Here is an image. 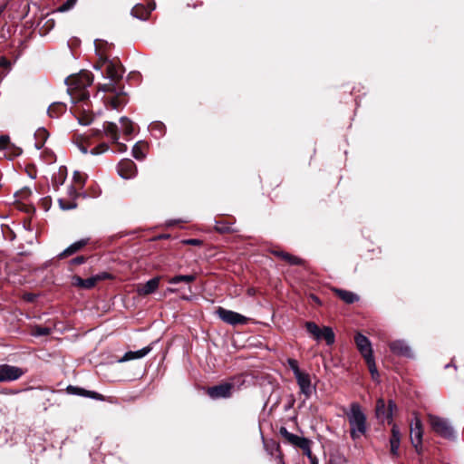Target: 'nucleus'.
<instances>
[{"label": "nucleus", "mask_w": 464, "mask_h": 464, "mask_svg": "<svg viewBox=\"0 0 464 464\" xmlns=\"http://www.w3.org/2000/svg\"><path fill=\"white\" fill-rule=\"evenodd\" d=\"M93 78L89 72H81L66 79L68 93L75 104L74 113L80 124L89 125L92 121V114L89 103L87 87L91 86Z\"/></svg>", "instance_id": "1"}, {"label": "nucleus", "mask_w": 464, "mask_h": 464, "mask_svg": "<svg viewBox=\"0 0 464 464\" xmlns=\"http://www.w3.org/2000/svg\"><path fill=\"white\" fill-rule=\"evenodd\" d=\"M350 424V433L353 440H357L365 434L367 430L366 415L361 406L353 402L346 412Z\"/></svg>", "instance_id": "2"}, {"label": "nucleus", "mask_w": 464, "mask_h": 464, "mask_svg": "<svg viewBox=\"0 0 464 464\" xmlns=\"http://www.w3.org/2000/svg\"><path fill=\"white\" fill-rule=\"evenodd\" d=\"M428 419L429 423L435 433L445 439H452L454 437L453 429L448 420L432 414H429Z\"/></svg>", "instance_id": "3"}, {"label": "nucleus", "mask_w": 464, "mask_h": 464, "mask_svg": "<svg viewBox=\"0 0 464 464\" xmlns=\"http://www.w3.org/2000/svg\"><path fill=\"white\" fill-rule=\"evenodd\" d=\"M307 332L314 336L317 341L324 339L328 345L334 343L335 336L333 329L328 326H324L320 329L317 324L313 322H307L305 324Z\"/></svg>", "instance_id": "4"}, {"label": "nucleus", "mask_w": 464, "mask_h": 464, "mask_svg": "<svg viewBox=\"0 0 464 464\" xmlns=\"http://www.w3.org/2000/svg\"><path fill=\"white\" fill-rule=\"evenodd\" d=\"M396 410V404L392 401H389L388 407L385 405L383 399H378L376 402L375 414L377 419L382 421L387 420L389 423L392 420L393 411Z\"/></svg>", "instance_id": "5"}, {"label": "nucleus", "mask_w": 464, "mask_h": 464, "mask_svg": "<svg viewBox=\"0 0 464 464\" xmlns=\"http://www.w3.org/2000/svg\"><path fill=\"white\" fill-rule=\"evenodd\" d=\"M217 314L222 321L232 325L244 324L247 322V318L246 316L223 307L218 308Z\"/></svg>", "instance_id": "6"}, {"label": "nucleus", "mask_w": 464, "mask_h": 464, "mask_svg": "<svg viewBox=\"0 0 464 464\" xmlns=\"http://www.w3.org/2000/svg\"><path fill=\"white\" fill-rule=\"evenodd\" d=\"M235 390L234 382H224L208 389V394L210 398L216 400L220 398H228Z\"/></svg>", "instance_id": "7"}, {"label": "nucleus", "mask_w": 464, "mask_h": 464, "mask_svg": "<svg viewBox=\"0 0 464 464\" xmlns=\"http://www.w3.org/2000/svg\"><path fill=\"white\" fill-rule=\"evenodd\" d=\"M23 374L24 371L19 367L9 364L0 365V382L15 381Z\"/></svg>", "instance_id": "8"}, {"label": "nucleus", "mask_w": 464, "mask_h": 464, "mask_svg": "<svg viewBox=\"0 0 464 464\" xmlns=\"http://www.w3.org/2000/svg\"><path fill=\"white\" fill-rule=\"evenodd\" d=\"M295 377L301 392L305 396V398H309L315 389V387L312 384L309 373L302 372H298V374Z\"/></svg>", "instance_id": "9"}, {"label": "nucleus", "mask_w": 464, "mask_h": 464, "mask_svg": "<svg viewBox=\"0 0 464 464\" xmlns=\"http://www.w3.org/2000/svg\"><path fill=\"white\" fill-rule=\"evenodd\" d=\"M422 435V424L420 418L416 416L411 423V440L417 450L421 445Z\"/></svg>", "instance_id": "10"}, {"label": "nucleus", "mask_w": 464, "mask_h": 464, "mask_svg": "<svg viewBox=\"0 0 464 464\" xmlns=\"http://www.w3.org/2000/svg\"><path fill=\"white\" fill-rule=\"evenodd\" d=\"M354 341L359 352L364 360L373 358L372 343L366 336L362 335V334H357L355 335Z\"/></svg>", "instance_id": "11"}, {"label": "nucleus", "mask_w": 464, "mask_h": 464, "mask_svg": "<svg viewBox=\"0 0 464 464\" xmlns=\"http://www.w3.org/2000/svg\"><path fill=\"white\" fill-rule=\"evenodd\" d=\"M118 173L123 179L133 178L137 173L135 163L129 159L121 160L118 164Z\"/></svg>", "instance_id": "12"}, {"label": "nucleus", "mask_w": 464, "mask_h": 464, "mask_svg": "<svg viewBox=\"0 0 464 464\" xmlns=\"http://www.w3.org/2000/svg\"><path fill=\"white\" fill-rule=\"evenodd\" d=\"M160 276H156L146 282L145 284H140L137 286V293L140 296H145L154 293L160 283Z\"/></svg>", "instance_id": "13"}, {"label": "nucleus", "mask_w": 464, "mask_h": 464, "mask_svg": "<svg viewBox=\"0 0 464 464\" xmlns=\"http://www.w3.org/2000/svg\"><path fill=\"white\" fill-rule=\"evenodd\" d=\"M107 277V274H102L95 276H92L87 279H82L80 276H74L72 277V285L84 289H90L93 287L96 283L103 278Z\"/></svg>", "instance_id": "14"}, {"label": "nucleus", "mask_w": 464, "mask_h": 464, "mask_svg": "<svg viewBox=\"0 0 464 464\" xmlns=\"http://www.w3.org/2000/svg\"><path fill=\"white\" fill-rule=\"evenodd\" d=\"M391 351L397 355L411 358L413 356L411 348L401 340H397L390 343Z\"/></svg>", "instance_id": "15"}, {"label": "nucleus", "mask_w": 464, "mask_h": 464, "mask_svg": "<svg viewBox=\"0 0 464 464\" xmlns=\"http://www.w3.org/2000/svg\"><path fill=\"white\" fill-rule=\"evenodd\" d=\"M103 64H105V77L112 82L118 81L122 74L121 67L108 59H104Z\"/></svg>", "instance_id": "16"}, {"label": "nucleus", "mask_w": 464, "mask_h": 464, "mask_svg": "<svg viewBox=\"0 0 464 464\" xmlns=\"http://www.w3.org/2000/svg\"><path fill=\"white\" fill-rule=\"evenodd\" d=\"M154 8L155 4L150 5L149 6L139 4L132 8L131 14L139 19L146 20Z\"/></svg>", "instance_id": "17"}, {"label": "nucleus", "mask_w": 464, "mask_h": 464, "mask_svg": "<svg viewBox=\"0 0 464 464\" xmlns=\"http://www.w3.org/2000/svg\"><path fill=\"white\" fill-rule=\"evenodd\" d=\"M68 391L72 394H76V395H80V396H83V397H89V398L98 400V401H104V397L96 392L87 391L82 388H79V387H75V386H69Z\"/></svg>", "instance_id": "18"}, {"label": "nucleus", "mask_w": 464, "mask_h": 464, "mask_svg": "<svg viewBox=\"0 0 464 464\" xmlns=\"http://www.w3.org/2000/svg\"><path fill=\"white\" fill-rule=\"evenodd\" d=\"M150 350L151 348L150 346H147L135 352H127L121 359L118 360V362H124L131 360L143 358L150 352Z\"/></svg>", "instance_id": "19"}, {"label": "nucleus", "mask_w": 464, "mask_h": 464, "mask_svg": "<svg viewBox=\"0 0 464 464\" xmlns=\"http://www.w3.org/2000/svg\"><path fill=\"white\" fill-rule=\"evenodd\" d=\"M88 243V239H81L77 242H74L73 244H72L71 246H69L66 249H64L61 254H60V256L61 257H66V256H69L74 253H76L77 251H79L80 249H82L84 246H86Z\"/></svg>", "instance_id": "20"}, {"label": "nucleus", "mask_w": 464, "mask_h": 464, "mask_svg": "<svg viewBox=\"0 0 464 464\" xmlns=\"http://www.w3.org/2000/svg\"><path fill=\"white\" fill-rule=\"evenodd\" d=\"M102 41H95V48L97 54L99 56V62L93 66L95 70H104L105 71V64H103L104 59H107L106 55L104 54V51L102 50L103 45Z\"/></svg>", "instance_id": "21"}, {"label": "nucleus", "mask_w": 464, "mask_h": 464, "mask_svg": "<svg viewBox=\"0 0 464 464\" xmlns=\"http://www.w3.org/2000/svg\"><path fill=\"white\" fill-rule=\"evenodd\" d=\"M66 111V105L63 102H53L48 108V115L51 118H58Z\"/></svg>", "instance_id": "22"}, {"label": "nucleus", "mask_w": 464, "mask_h": 464, "mask_svg": "<svg viewBox=\"0 0 464 464\" xmlns=\"http://www.w3.org/2000/svg\"><path fill=\"white\" fill-rule=\"evenodd\" d=\"M103 130L106 136L110 137L113 142L119 140L118 126L114 122H105Z\"/></svg>", "instance_id": "23"}, {"label": "nucleus", "mask_w": 464, "mask_h": 464, "mask_svg": "<svg viewBox=\"0 0 464 464\" xmlns=\"http://www.w3.org/2000/svg\"><path fill=\"white\" fill-rule=\"evenodd\" d=\"M334 292L346 304H353L358 300V296L353 292L342 289H334Z\"/></svg>", "instance_id": "24"}, {"label": "nucleus", "mask_w": 464, "mask_h": 464, "mask_svg": "<svg viewBox=\"0 0 464 464\" xmlns=\"http://www.w3.org/2000/svg\"><path fill=\"white\" fill-rule=\"evenodd\" d=\"M111 109L118 110L121 106L126 103V98L123 94L114 92L111 98H108Z\"/></svg>", "instance_id": "25"}, {"label": "nucleus", "mask_w": 464, "mask_h": 464, "mask_svg": "<svg viewBox=\"0 0 464 464\" xmlns=\"http://www.w3.org/2000/svg\"><path fill=\"white\" fill-rule=\"evenodd\" d=\"M147 145L142 142H137L132 148V155L136 160H141L145 158V149Z\"/></svg>", "instance_id": "26"}, {"label": "nucleus", "mask_w": 464, "mask_h": 464, "mask_svg": "<svg viewBox=\"0 0 464 464\" xmlns=\"http://www.w3.org/2000/svg\"><path fill=\"white\" fill-rule=\"evenodd\" d=\"M280 433L293 445L297 446L303 437L289 432L285 428L280 429Z\"/></svg>", "instance_id": "27"}, {"label": "nucleus", "mask_w": 464, "mask_h": 464, "mask_svg": "<svg viewBox=\"0 0 464 464\" xmlns=\"http://www.w3.org/2000/svg\"><path fill=\"white\" fill-rule=\"evenodd\" d=\"M120 121L121 124L123 134L130 135L134 131V125L132 121H130L128 118L122 117L121 118Z\"/></svg>", "instance_id": "28"}, {"label": "nucleus", "mask_w": 464, "mask_h": 464, "mask_svg": "<svg viewBox=\"0 0 464 464\" xmlns=\"http://www.w3.org/2000/svg\"><path fill=\"white\" fill-rule=\"evenodd\" d=\"M367 365H368V368H369V371H370V373H371V376L372 378V380L374 381H378L379 379V372H378V370H377V367H376V364H375V362H374V358H370V359H367L365 360Z\"/></svg>", "instance_id": "29"}, {"label": "nucleus", "mask_w": 464, "mask_h": 464, "mask_svg": "<svg viewBox=\"0 0 464 464\" xmlns=\"http://www.w3.org/2000/svg\"><path fill=\"white\" fill-rule=\"evenodd\" d=\"M31 333L34 336H45L51 334V329L49 327L35 325L32 328Z\"/></svg>", "instance_id": "30"}, {"label": "nucleus", "mask_w": 464, "mask_h": 464, "mask_svg": "<svg viewBox=\"0 0 464 464\" xmlns=\"http://www.w3.org/2000/svg\"><path fill=\"white\" fill-rule=\"evenodd\" d=\"M275 254L276 256H281L285 260H286L288 263L295 265L300 263V259L296 256H291L290 254L282 252V251H276Z\"/></svg>", "instance_id": "31"}, {"label": "nucleus", "mask_w": 464, "mask_h": 464, "mask_svg": "<svg viewBox=\"0 0 464 464\" xmlns=\"http://www.w3.org/2000/svg\"><path fill=\"white\" fill-rule=\"evenodd\" d=\"M0 67L5 69V72L1 75V77L4 78L10 72L12 63L5 57L0 56Z\"/></svg>", "instance_id": "32"}, {"label": "nucleus", "mask_w": 464, "mask_h": 464, "mask_svg": "<svg viewBox=\"0 0 464 464\" xmlns=\"http://www.w3.org/2000/svg\"><path fill=\"white\" fill-rule=\"evenodd\" d=\"M76 4V0H66L61 6H59L56 12H66L72 9Z\"/></svg>", "instance_id": "33"}, {"label": "nucleus", "mask_w": 464, "mask_h": 464, "mask_svg": "<svg viewBox=\"0 0 464 464\" xmlns=\"http://www.w3.org/2000/svg\"><path fill=\"white\" fill-rule=\"evenodd\" d=\"M108 150H109L108 144L105 142H102V143L99 144L98 146H96L95 148H93L90 152L92 155H100V154L104 153Z\"/></svg>", "instance_id": "34"}, {"label": "nucleus", "mask_w": 464, "mask_h": 464, "mask_svg": "<svg viewBox=\"0 0 464 464\" xmlns=\"http://www.w3.org/2000/svg\"><path fill=\"white\" fill-rule=\"evenodd\" d=\"M36 137L41 138L43 140L41 142L36 143L37 149H41L44 145V140L47 138V131L44 129L38 130L36 132Z\"/></svg>", "instance_id": "35"}, {"label": "nucleus", "mask_w": 464, "mask_h": 464, "mask_svg": "<svg viewBox=\"0 0 464 464\" xmlns=\"http://www.w3.org/2000/svg\"><path fill=\"white\" fill-rule=\"evenodd\" d=\"M58 202H59L60 208L63 210L73 209L77 206L75 202H66L65 200H63L62 198H60L58 200Z\"/></svg>", "instance_id": "36"}, {"label": "nucleus", "mask_w": 464, "mask_h": 464, "mask_svg": "<svg viewBox=\"0 0 464 464\" xmlns=\"http://www.w3.org/2000/svg\"><path fill=\"white\" fill-rule=\"evenodd\" d=\"M287 362H288L289 367L293 371L295 376H296L298 374V372H303V371H301L299 369L298 362H297L296 360H295V359H288Z\"/></svg>", "instance_id": "37"}, {"label": "nucleus", "mask_w": 464, "mask_h": 464, "mask_svg": "<svg viewBox=\"0 0 464 464\" xmlns=\"http://www.w3.org/2000/svg\"><path fill=\"white\" fill-rule=\"evenodd\" d=\"M99 91L103 92H116V87L112 83H106L99 86Z\"/></svg>", "instance_id": "38"}, {"label": "nucleus", "mask_w": 464, "mask_h": 464, "mask_svg": "<svg viewBox=\"0 0 464 464\" xmlns=\"http://www.w3.org/2000/svg\"><path fill=\"white\" fill-rule=\"evenodd\" d=\"M9 145V137L3 135L0 137V150L6 149Z\"/></svg>", "instance_id": "39"}, {"label": "nucleus", "mask_w": 464, "mask_h": 464, "mask_svg": "<svg viewBox=\"0 0 464 464\" xmlns=\"http://www.w3.org/2000/svg\"><path fill=\"white\" fill-rule=\"evenodd\" d=\"M309 445H311V441L308 439L303 437L296 447L304 450Z\"/></svg>", "instance_id": "40"}, {"label": "nucleus", "mask_w": 464, "mask_h": 464, "mask_svg": "<svg viewBox=\"0 0 464 464\" xmlns=\"http://www.w3.org/2000/svg\"><path fill=\"white\" fill-rule=\"evenodd\" d=\"M181 279H182V282H185V283H191L193 281H195L196 279V276L195 275H181Z\"/></svg>", "instance_id": "41"}, {"label": "nucleus", "mask_w": 464, "mask_h": 464, "mask_svg": "<svg viewBox=\"0 0 464 464\" xmlns=\"http://www.w3.org/2000/svg\"><path fill=\"white\" fill-rule=\"evenodd\" d=\"M390 444H391V453L393 456H398L400 444H394V443H390Z\"/></svg>", "instance_id": "42"}, {"label": "nucleus", "mask_w": 464, "mask_h": 464, "mask_svg": "<svg viewBox=\"0 0 464 464\" xmlns=\"http://www.w3.org/2000/svg\"><path fill=\"white\" fill-rule=\"evenodd\" d=\"M114 143L117 145V150L119 152H124L127 150V146L124 143L120 142L119 140Z\"/></svg>", "instance_id": "43"}, {"label": "nucleus", "mask_w": 464, "mask_h": 464, "mask_svg": "<svg viewBox=\"0 0 464 464\" xmlns=\"http://www.w3.org/2000/svg\"><path fill=\"white\" fill-rule=\"evenodd\" d=\"M182 282V279H181V275L180 276H173L171 278L169 279V284H179Z\"/></svg>", "instance_id": "44"}, {"label": "nucleus", "mask_w": 464, "mask_h": 464, "mask_svg": "<svg viewBox=\"0 0 464 464\" xmlns=\"http://www.w3.org/2000/svg\"><path fill=\"white\" fill-rule=\"evenodd\" d=\"M184 243L188 244V245L198 246V245L201 244V241L198 239H188V240H185Z\"/></svg>", "instance_id": "45"}, {"label": "nucleus", "mask_w": 464, "mask_h": 464, "mask_svg": "<svg viewBox=\"0 0 464 464\" xmlns=\"http://www.w3.org/2000/svg\"><path fill=\"white\" fill-rule=\"evenodd\" d=\"M392 436H401V432H400L399 427L396 424L392 425Z\"/></svg>", "instance_id": "46"}, {"label": "nucleus", "mask_w": 464, "mask_h": 464, "mask_svg": "<svg viewBox=\"0 0 464 464\" xmlns=\"http://www.w3.org/2000/svg\"><path fill=\"white\" fill-rule=\"evenodd\" d=\"M73 179H74L75 182H77L79 184H83V179L79 172L74 173Z\"/></svg>", "instance_id": "47"}, {"label": "nucleus", "mask_w": 464, "mask_h": 464, "mask_svg": "<svg viewBox=\"0 0 464 464\" xmlns=\"http://www.w3.org/2000/svg\"><path fill=\"white\" fill-rule=\"evenodd\" d=\"M303 451L309 459L314 458L311 450V445L307 446Z\"/></svg>", "instance_id": "48"}, {"label": "nucleus", "mask_w": 464, "mask_h": 464, "mask_svg": "<svg viewBox=\"0 0 464 464\" xmlns=\"http://www.w3.org/2000/svg\"><path fill=\"white\" fill-rule=\"evenodd\" d=\"M390 443L400 444L401 443V436H392V435Z\"/></svg>", "instance_id": "49"}, {"label": "nucleus", "mask_w": 464, "mask_h": 464, "mask_svg": "<svg viewBox=\"0 0 464 464\" xmlns=\"http://www.w3.org/2000/svg\"><path fill=\"white\" fill-rule=\"evenodd\" d=\"M72 262L73 264H76V265H78V264H82V263H83V262H84V257H83V256H78V257H76V258L72 259Z\"/></svg>", "instance_id": "50"}, {"label": "nucleus", "mask_w": 464, "mask_h": 464, "mask_svg": "<svg viewBox=\"0 0 464 464\" xmlns=\"http://www.w3.org/2000/svg\"><path fill=\"white\" fill-rule=\"evenodd\" d=\"M45 24L48 25V29H51L54 25V22L53 19H47Z\"/></svg>", "instance_id": "51"}, {"label": "nucleus", "mask_w": 464, "mask_h": 464, "mask_svg": "<svg viewBox=\"0 0 464 464\" xmlns=\"http://www.w3.org/2000/svg\"><path fill=\"white\" fill-rule=\"evenodd\" d=\"M24 299L29 302H33L34 300V295L32 294L25 295Z\"/></svg>", "instance_id": "52"}, {"label": "nucleus", "mask_w": 464, "mask_h": 464, "mask_svg": "<svg viewBox=\"0 0 464 464\" xmlns=\"http://www.w3.org/2000/svg\"><path fill=\"white\" fill-rule=\"evenodd\" d=\"M79 149L83 154H86L88 152L87 148L83 144H80Z\"/></svg>", "instance_id": "53"}, {"label": "nucleus", "mask_w": 464, "mask_h": 464, "mask_svg": "<svg viewBox=\"0 0 464 464\" xmlns=\"http://www.w3.org/2000/svg\"><path fill=\"white\" fill-rule=\"evenodd\" d=\"M166 292H168V293H175L176 289L169 287V288H167Z\"/></svg>", "instance_id": "54"}, {"label": "nucleus", "mask_w": 464, "mask_h": 464, "mask_svg": "<svg viewBox=\"0 0 464 464\" xmlns=\"http://www.w3.org/2000/svg\"><path fill=\"white\" fill-rule=\"evenodd\" d=\"M312 464H317L316 459L314 457L313 459H310Z\"/></svg>", "instance_id": "55"}]
</instances>
